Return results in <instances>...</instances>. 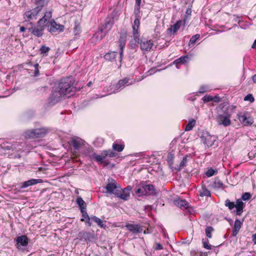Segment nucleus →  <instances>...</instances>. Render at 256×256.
Returning <instances> with one entry per match:
<instances>
[{
	"instance_id": "obj_24",
	"label": "nucleus",
	"mask_w": 256,
	"mask_h": 256,
	"mask_svg": "<svg viewBox=\"0 0 256 256\" xmlns=\"http://www.w3.org/2000/svg\"><path fill=\"white\" fill-rule=\"evenodd\" d=\"M78 236L82 239H84L85 241L88 242H90L94 238V233L82 232L79 233Z\"/></svg>"
},
{
	"instance_id": "obj_51",
	"label": "nucleus",
	"mask_w": 256,
	"mask_h": 256,
	"mask_svg": "<svg viewBox=\"0 0 256 256\" xmlns=\"http://www.w3.org/2000/svg\"><path fill=\"white\" fill-rule=\"evenodd\" d=\"M81 32L80 26V24H75V26L74 28V33L75 35L79 34Z\"/></svg>"
},
{
	"instance_id": "obj_44",
	"label": "nucleus",
	"mask_w": 256,
	"mask_h": 256,
	"mask_svg": "<svg viewBox=\"0 0 256 256\" xmlns=\"http://www.w3.org/2000/svg\"><path fill=\"white\" fill-rule=\"evenodd\" d=\"M252 196L250 192H244L242 194L241 200H243L244 201L248 200Z\"/></svg>"
},
{
	"instance_id": "obj_21",
	"label": "nucleus",
	"mask_w": 256,
	"mask_h": 256,
	"mask_svg": "<svg viewBox=\"0 0 256 256\" xmlns=\"http://www.w3.org/2000/svg\"><path fill=\"white\" fill-rule=\"evenodd\" d=\"M84 141L78 137L74 138L72 140V144L76 150H78L82 146L84 145Z\"/></svg>"
},
{
	"instance_id": "obj_19",
	"label": "nucleus",
	"mask_w": 256,
	"mask_h": 256,
	"mask_svg": "<svg viewBox=\"0 0 256 256\" xmlns=\"http://www.w3.org/2000/svg\"><path fill=\"white\" fill-rule=\"evenodd\" d=\"M126 36L124 34H122L119 38V46L120 48V61L121 62L122 59V56L124 54V48L126 45Z\"/></svg>"
},
{
	"instance_id": "obj_48",
	"label": "nucleus",
	"mask_w": 256,
	"mask_h": 256,
	"mask_svg": "<svg viewBox=\"0 0 256 256\" xmlns=\"http://www.w3.org/2000/svg\"><path fill=\"white\" fill-rule=\"evenodd\" d=\"M50 50V48L45 45H42L40 48V51L41 54H46Z\"/></svg>"
},
{
	"instance_id": "obj_20",
	"label": "nucleus",
	"mask_w": 256,
	"mask_h": 256,
	"mask_svg": "<svg viewBox=\"0 0 256 256\" xmlns=\"http://www.w3.org/2000/svg\"><path fill=\"white\" fill-rule=\"evenodd\" d=\"M28 32H30L34 36L37 37H41L43 35V32L44 30L43 27L40 28L38 26H32L28 29Z\"/></svg>"
},
{
	"instance_id": "obj_39",
	"label": "nucleus",
	"mask_w": 256,
	"mask_h": 256,
	"mask_svg": "<svg viewBox=\"0 0 256 256\" xmlns=\"http://www.w3.org/2000/svg\"><path fill=\"white\" fill-rule=\"evenodd\" d=\"M188 157V156L186 155L182 158V160L180 162L179 166H178L176 168H175V169L177 171H180L183 166H186V163L187 162Z\"/></svg>"
},
{
	"instance_id": "obj_60",
	"label": "nucleus",
	"mask_w": 256,
	"mask_h": 256,
	"mask_svg": "<svg viewBox=\"0 0 256 256\" xmlns=\"http://www.w3.org/2000/svg\"><path fill=\"white\" fill-rule=\"evenodd\" d=\"M26 28H24V26H21L20 28V32H24Z\"/></svg>"
},
{
	"instance_id": "obj_46",
	"label": "nucleus",
	"mask_w": 256,
	"mask_h": 256,
	"mask_svg": "<svg viewBox=\"0 0 256 256\" xmlns=\"http://www.w3.org/2000/svg\"><path fill=\"white\" fill-rule=\"evenodd\" d=\"M242 224V223L239 220L236 219L234 222V228L240 230Z\"/></svg>"
},
{
	"instance_id": "obj_2",
	"label": "nucleus",
	"mask_w": 256,
	"mask_h": 256,
	"mask_svg": "<svg viewBox=\"0 0 256 256\" xmlns=\"http://www.w3.org/2000/svg\"><path fill=\"white\" fill-rule=\"evenodd\" d=\"M86 156L90 160H94L98 164H102L104 167L108 166L110 163L106 160L108 157L114 158L118 156V154L111 150L102 151L101 154H98L94 152L92 147H88L86 152Z\"/></svg>"
},
{
	"instance_id": "obj_62",
	"label": "nucleus",
	"mask_w": 256,
	"mask_h": 256,
	"mask_svg": "<svg viewBox=\"0 0 256 256\" xmlns=\"http://www.w3.org/2000/svg\"><path fill=\"white\" fill-rule=\"evenodd\" d=\"M252 48H256V40L254 41V42L252 45Z\"/></svg>"
},
{
	"instance_id": "obj_34",
	"label": "nucleus",
	"mask_w": 256,
	"mask_h": 256,
	"mask_svg": "<svg viewBox=\"0 0 256 256\" xmlns=\"http://www.w3.org/2000/svg\"><path fill=\"white\" fill-rule=\"evenodd\" d=\"M60 97H49L48 100V106H51L55 105L60 100Z\"/></svg>"
},
{
	"instance_id": "obj_61",
	"label": "nucleus",
	"mask_w": 256,
	"mask_h": 256,
	"mask_svg": "<svg viewBox=\"0 0 256 256\" xmlns=\"http://www.w3.org/2000/svg\"><path fill=\"white\" fill-rule=\"evenodd\" d=\"M252 80L253 82L256 84V74L252 76Z\"/></svg>"
},
{
	"instance_id": "obj_36",
	"label": "nucleus",
	"mask_w": 256,
	"mask_h": 256,
	"mask_svg": "<svg viewBox=\"0 0 256 256\" xmlns=\"http://www.w3.org/2000/svg\"><path fill=\"white\" fill-rule=\"evenodd\" d=\"M76 202L80 210L86 209V204L80 196H79L76 198Z\"/></svg>"
},
{
	"instance_id": "obj_41",
	"label": "nucleus",
	"mask_w": 256,
	"mask_h": 256,
	"mask_svg": "<svg viewBox=\"0 0 256 256\" xmlns=\"http://www.w3.org/2000/svg\"><path fill=\"white\" fill-rule=\"evenodd\" d=\"M218 171L216 170H214L212 168H208L206 172V174L208 177H210L216 174Z\"/></svg>"
},
{
	"instance_id": "obj_59",
	"label": "nucleus",
	"mask_w": 256,
	"mask_h": 256,
	"mask_svg": "<svg viewBox=\"0 0 256 256\" xmlns=\"http://www.w3.org/2000/svg\"><path fill=\"white\" fill-rule=\"evenodd\" d=\"M192 12V10L191 8H188L186 10V14H190Z\"/></svg>"
},
{
	"instance_id": "obj_49",
	"label": "nucleus",
	"mask_w": 256,
	"mask_h": 256,
	"mask_svg": "<svg viewBox=\"0 0 256 256\" xmlns=\"http://www.w3.org/2000/svg\"><path fill=\"white\" fill-rule=\"evenodd\" d=\"M52 11L46 12L42 18H44L46 22H48V20L52 18Z\"/></svg>"
},
{
	"instance_id": "obj_45",
	"label": "nucleus",
	"mask_w": 256,
	"mask_h": 256,
	"mask_svg": "<svg viewBox=\"0 0 256 256\" xmlns=\"http://www.w3.org/2000/svg\"><path fill=\"white\" fill-rule=\"evenodd\" d=\"M209 90L210 87L208 86L204 85L200 87L198 92L200 94H203L208 91Z\"/></svg>"
},
{
	"instance_id": "obj_35",
	"label": "nucleus",
	"mask_w": 256,
	"mask_h": 256,
	"mask_svg": "<svg viewBox=\"0 0 256 256\" xmlns=\"http://www.w3.org/2000/svg\"><path fill=\"white\" fill-rule=\"evenodd\" d=\"M90 219L91 222H95L96 223L98 224V226H100L101 228H104L106 226H104V224H103L102 220L96 216H90Z\"/></svg>"
},
{
	"instance_id": "obj_55",
	"label": "nucleus",
	"mask_w": 256,
	"mask_h": 256,
	"mask_svg": "<svg viewBox=\"0 0 256 256\" xmlns=\"http://www.w3.org/2000/svg\"><path fill=\"white\" fill-rule=\"evenodd\" d=\"M155 249H156V250H161L163 249V246L161 244H160L159 243L156 244Z\"/></svg>"
},
{
	"instance_id": "obj_54",
	"label": "nucleus",
	"mask_w": 256,
	"mask_h": 256,
	"mask_svg": "<svg viewBox=\"0 0 256 256\" xmlns=\"http://www.w3.org/2000/svg\"><path fill=\"white\" fill-rule=\"evenodd\" d=\"M244 101H250V102H252L254 100V97H244Z\"/></svg>"
},
{
	"instance_id": "obj_3",
	"label": "nucleus",
	"mask_w": 256,
	"mask_h": 256,
	"mask_svg": "<svg viewBox=\"0 0 256 256\" xmlns=\"http://www.w3.org/2000/svg\"><path fill=\"white\" fill-rule=\"evenodd\" d=\"M221 111L218 112L217 122L220 125L227 126L230 124V116L231 113L229 112L230 106L228 102H224L219 105Z\"/></svg>"
},
{
	"instance_id": "obj_30",
	"label": "nucleus",
	"mask_w": 256,
	"mask_h": 256,
	"mask_svg": "<svg viewBox=\"0 0 256 256\" xmlns=\"http://www.w3.org/2000/svg\"><path fill=\"white\" fill-rule=\"evenodd\" d=\"M200 193V196H208L210 197L211 196L210 192L209 190L207 189L206 186H202L198 191Z\"/></svg>"
},
{
	"instance_id": "obj_50",
	"label": "nucleus",
	"mask_w": 256,
	"mask_h": 256,
	"mask_svg": "<svg viewBox=\"0 0 256 256\" xmlns=\"http://www.w3.org/2000/svg\"><path fill=\"white\" fill-rule=\"evenodd\" d=\"M200 37V35L198 34H196L190 38V44H194L198 40Z\"/></svg>"
},
{
	"instance_id": "obj_10",
	"label": "nucleus",
	"mask_w": 256,
	"mask_h": 256,
	"mask_svg": "<svg viewBox=\"0 0 256 256\" xmlns=\"http://www.w3.org/2000/svg\"><path fill=\"white\" fill-rule=\"evenodd\" d=\"M136 82L135 80L125 77L120 80L116 84L115 88L116 90L120 91L124 87L133 84Z\"/></svg>"
},
{
	"instance_id": "obj_57",
	"label": "nucleus",
	"mask_w": 256,
	"mask_h": 256,
	"mask_svg": "<svg viewBox=\"0 0 256 256\" xmlns=\"http://www.w3.org/2000/svg\"><path fill=\"white\" fill-rule=\"evenodd\" d=\"M48 86H45L44 87H42L38 89V90L40 91H45L46 90H48Z\"/></svg>"
},
{
	"instance_id": "obj_63",
	"label": "nucleus",
	"mask_w": 256,
	"mask_h": 256,
	"mask_svg": "<svg viewBox=\"0 0 256 256\" xmlns=\"http://www.w3.org/2000/svg\"><path fill=\"white\" fill-rule=\"evenodd\" d=\"M91 84H92V82H89L88 84V86H90Z\"/></svg>"
},
{
	"instance_id": "obj_6",
	"label": "nucleus",
	"mask_w": 256,
	"mask_h": 256,
	"mask_svg": "<svg viewBox=\"0 0 256 256\" xmlns=\"http://www.w3.org/2000/svg\"><path fill=\"white\" fill-rule=\"evenodd\" d=\"M136 14V18L134 20L132 25V34L134 35V40H132V43L136 46L139 44V28L140 26V17L138 15L139 12L136 11L134 12Z\"/></svg>"
},
{
	"instance_id": "obj_27",
	"label": "nucleus",
	"mask_w": 256,
	"mask_h": 256,
	"mask_svg": "<svg viewBox=\"0 0 256 256\" xmlns=\"http://www.w3.org/2000/svg\"><path fill=\"white\" fill-rule=\"evenodd\" d=\"M188 59L189 58L187 55L182 56L180 58L175 60L174 61L173 64H176V68H178V64H184L188 62Z\"/></svg>"
},
{
	"instance_id": "obj_43",
	"label": "nucleus",
	"mask_w": 256,
	"mask_h": 256,
	"mask_svg": "<svg viewBox=\"0 0 256 256\" xmlns=\"http://www.w3.org/2000/svg\"><path fill=\"white\" fill-rule=\"evenodd\" d=\"M214 230V229L212 226H207L205 230L206 236L208 238H212V232Z\"/></svg>"
},
{
	"instance_id": "obj_15",
	"label": "nucleus",
	"mask_w": 256,
	"mask_h": 256,
	"mask_svg": "<svg viewBox=\"0 0 256 256\" xmlns=\"http://www.w3.org/2000/svg\"><path fill=\"white\" fill-rule=\"evenodd\" d=\"M140 48L142 50L150 52L151 50L154 42L152 40H148L146 38L142 37L140 40H139Z\"/></svg>"
},
{
	"instance_id": "obj_47",
	"label": "nucleus",
	"mask_w": 256,
	"mask_h": 256,
	"mask_svg": "<svg viewBox=\"0 0 256 256\" xmlns=\"http://www.w3.org/2000/svg\"><path fill=\"white\" fill-rule=\"evenodd\" d=\"M34 74L33 76L34 77L38 76L40 75V71H39V69H38L39 64H36L34 65Z\"/></svg>"
},
{
	"instance_id": "obj_13",
	"label": "nucleus",
	"mask_w": 256,
	"mask_h": 256,
	"mask_svg": "<svg viewBox=\"0 0 256 256\" xmlns=\"http://www.w3.org/2000/svg\"><path fill=\"white\" fill-rule=\"evenodd\" d=\"M200 138L202 142L208 147L212 146L216 140L215 137L211 136L210 133L206 131L202 132Z\"/></svg>"
},
{
	"instance_id": "obj_5",
	"label": "nucleus",
	"mask_w": 256,
	"mask_h": 256,
	"mask_svg": "<svg viewBox=\"0 0 256 256\" xmlns=\"http://www.w3.org/2000/svg\"><path fill=\"white\" fill-rule=\"evenodd\" d=\"M224 205L228 208L229 210H232L236 208V210L235 212H236V214L240 216H241L243 212V209L245 206L244 203L240 199L237 200L236 204L234 202L230 201L229 199H226L225 200Z\"/></svg>"
},
{
	"instance_id": "obj_26",
	"label": "nucleus",
	"mask_w": 256,
	"mask_h": 256,
	"mask_svg": "<svg viewBox=\"0 0 256 256\" xmlns=\"http://www.w3.org/2000/svg\"><path fill=\"white\" fill-rule=\"evenodd\" d=\"M174 204L180 208H187L188 203L185 200L178 198L174 201Z\"/></svg>"
},
{
	"instance_id": "obj_18",
	"label": "nucleus",
	"mask_w": 256,
	"mask_h": 256,
	"mask_svg": "<svg viewBox=\"0 0 256 256\" xmlns=\"http://www.w3.org/2000/svg\"><path fill=\"white\" fill-rule=\"evenodd\" d=\"M42 182V179H31L26 181H25L21 184V186L18 192H21L20 190L24 188H26L30 186L36 184L38 183Z\"/></svg>"
},
{
	"instance_id": "obj_12",
	"label": "nucleus",
	"mask_w": 256,
	"mask_h": 256,
	"mask_svg": "<svg viewBox=\"0 0 256 256\" xmlns=\"http://www.w3.org/2000/svg\"><path fill=\"white\" fill-rule=\"evenodd\" d=\"M144 195L146 196H155L158 192L152 184H148L146 182H142Z\"/></svg>"
},
{
	"instance_id": "obj_31",
	"label": "nucleus",
	"mask_w": 256,
	"mask_h": 256,
	"mask_svg": "<svg viewBox=\"0 0 256 256\" xmlns=\"http://www.w3.org/2000/svg\"><path fill=\"white\" fill-rule=\"evenodd\" d=\"M211 186L213 188H220L223 187L224 184L218 178H216L214 180Z\"/></svg>"
},
{
	"instance_id": "obj_8",
	"label": "nucleus",
	"mask_w": 256,
	"mask_h": 256,
	"mask_svg": "<svg viewBox=\"0 0 256 256\" xmlns=\"http://www.w3.org/2000/svg\"><path fill=\"white\" fill-rule=\"evenodd\" d=\"M116 12L115 10L108 15L105 20V22L100 30V32L102 33L104 30L106 31V34L112 28L114 24V18L116 16Z\"/></svg>"
},
{
	"instance_id": "obj_7",
	"label": "nucleus",
	"mask_w": 256,
	"mask_h": 256,
	"mask_svg": "<svg viewBox=\"0 0 256 256\" xmlns=\"http://www.w3.org/2000/svg\"><path fill=\"white\" fill-rule=\"evenodd\" d=\"M120 186L115 180L110 178L108 180V183L104 188L106 190V192L110 194H114L116 197V193H118Z\"/></svg>"
},
{
	"instance_id": "obj_58",
	"label": "nucleus",
	"mask_w": 256,
	"mask_h": 256,
	"mask_svg": "<svg viewBox=\"0 0 256 256\" xmlns=\"http://www.w3.org/2000/svg\"><path fill=\"white\" fill-rule=\"evenodd\" d=\"M252 238L254 243L256 244V233L252 234Z\"/></svg>"
},
{
	"instance_id": "obj_4",
	"label": "nucleus",
	"mask_w": 256,
	"mask_h": 256,
	"mask_svg": "<svg viewBox=\"0 0 256 256\" xmlns=\"http://www.w3.org/2000/svg\"><path fill=\"white\" fill-rule=\"evenodd\" d=\"M50 129L46 128L28 130L25 132V137L28 138H42L47 134Z\"/></svg>"
},
{
	"instance_id": "obj_28",
	"label": "nucleus",
	"mask_w": 256,
	"mask_h": 256,
	"mask_svg": "<svg viewBox=\"0 0 256 256\" xmlns=\"http://www.w3.org/2000/svg\"><path fill=\"white\" fill-rule=\"evenodd\" d=\"M118 52H107L104 56V58L106 60L113 62L115 60Z\"/></svg>"
},
{
	"instance_id": "obj_11",
	"label": "nucleus",
	"mask_w": 256,
	"mask_h": 256,
	"mask_svg": "<svg viewBox=\"0 0 256 256\" xmlns=\"http://www.w3.org/2000/svg\"><path fill=\"white\" fill-rule=\"evenodd\" d=\"M14 241L16 242V246L20 250H23L24 248L26 247L28 244L29 239L26 235H22L17 236Z\"/></svg>"
},
{
	"instance_id": "obj_33",
	"label": "nucleus",
	"mask_w": 256,
	"mask_h": 256,
	"mask_svg": "<svg viewBox=\"0 0 256 256\" xmlns=\"http://www.w3.org/2000/svg\"><path fill=\"white\" fill-rule=\"evenodd\" d=\"M134 190L135 194H136L138 196H144L142 182H141L138 186H136Z\"/></svg>"
},
{
	"instance_id": "obj_1",
	"label": "nucleus",
	"mask_w": 256,
	"mask_h": 256,
	"mask_svg": "<svg viewBox=\"0 0 256 256\" xmlns=\"http://www.w3.org/2000/svg\"><path fill=\"white\" fill-rule=\"evenodd\" d=\"M75 78L72 76H66L60 78L52 88V92L58 93L61 96H65L67 94H71L74 96V92L80 90L74 86Z\"/></svg>"
},
{
	"instance_id": "obj_32",
	"label": "nucleus",
	"mask_w": 256,
	"mask_h": 256,
	"mask_svg": "<svg viewBox=\"0 0 256 256\" xmlns=\"http://www.w3.org/2000/svg\"><path fill=\"white\" fill-rule=\"evenodd\" d=\"M204 103H206L210 102H218L220 100V97H202V98Z\"/></svg>"
},
{
	"instance_id": "obj_22",
	"label": "nucleus",
	"mask_w": 256,
	"mask_h": 256,
	"mask_svg": "<svg viewBox=\"0 0 256 256\" xmlns=\"http://www.w3.org/2000/svg\"><path fill=\"white\" fill-rule=\"evenodd\" d=\"M126 226L128 230L133 233H141L142 232V228L138 224H128Z\"/></svg>"
},
{
	"instance_id": "obj_17",
	"label": "nucleus",
	"mask_w": 256,
	"mask_h": 256,
	"mask_svg": "<svg viewBox=\"0 0 256 256\" xmlns=\"http://www.w3.org/2000/svg\"><path fill=\"white\" fill-rule=\"evenodd\" d=\"M50 26L48 30L50 32H58L60 33L64 31V26L62 24H58L54 20H52L50 22Z\"/></svg>"
},
{
	"instance_id": "obj_64",
	"label": "nucleus",
	"mask_w": 256,
	"mask_h": 256,
	"mask_svg": "<svg viewBox=\"0 0 256 256\" xmlns=\"http://www.w3.org/2000/svg\"><path fill=\"white\" fill-rule=\"evenodd\" d=\"M246 96H252V94H248Z\"/></svg>"
},
{
	"instance_id": "obj_37",
	"label": "nucleus",
	"mask_w": 256,
	"mask_h": 256,
	"mask_svg": "<svg viewBox=\"0 0 256 256\" xmlns=\"http://www.w3.org/2000/svg\"><path fill=\"white\" fill-rule=\"evenodd\" d=\"M124 146L122 144H118L114 142L112 144V149L118 152H122L124 148Z\"/></svg>"
},
{
	"instance_id": "obj_40",
	"label": "nucleus",
	"mask_w": 256,
	"mask_h": 256,
	"mask_svg": "<svg viewBox=\"0 0 256 256\" xmlns=\"http://www.w3.org/2000/svg\"><path fill=\"white\" fill-rule=\"evenodd\" d=\"M49 22H46L44 18H40L38 21L37 22V26L40 28L43 27L44 30L45 27L47 25Z\"/></svg>"
},
{
	"instance_id": "obj_9",
	"label": "nucleus",
	"mask_w": 256,
	"mask_h": 256,
	"mask_svg": "<svg viewBox=\"0 0 256 256\" xmlns=\"http://www.w3.org/2000/svg\"><path fill=\"white\" fill-rule=\"evenodd\" d=\"M40 12L35 8L26 10L23 14V18L24 22H30V24H32V23L31 22L37 18V16Z\"/></svg>"
},
{
	"instance_id": "obj_16",
	"label": "nucleus",
	"mask_w": 256,
	"mask_h": 256,
	"mask_svg": "<svg viewBox=\"0 0 256 256\" xmlns=\"http://www.w3.org/2000/svg\"><path fill=\"white\" fill-rule=\"evenodd\" d=\"M238 120L244 126H250L254 123V118L248 113H240L238 114Z\"/></svg>"
},
{
	"instance_id": "obj_56",
	"label": "nucleus",
	"mask_w": 256,
	"mask_h": 256,
	"mask_svg": "<svg viewBox=\"0 0 256 256\" xmlns=\"http://www.w3.org/2000/svg\"><path fill=\"white\" fill-rule=\"evenodd\" d=\"M239 230H238L237 229L236 230V229L234 228H233V230H232V236H236L237 235V234H238V233Z\"/></svg>"
},
{
	"instance_id": "obj_14",
	"label": "nucleus",
	"mask_w": 256,
	"mask_h": 256,
	"mask_svg": "<svg viewBox=\"0 0 256 256\" xmlns=\"http://www.w3.org/2000/svg\"><path fill=\"white\" fill-rule=\"evenodd\" d=\"M132 186H128L124 188H120L118 190V193H116V197L124 200H127L130 196V191L131 190Z\"/></svg>"
},
{
	"instance_id": "obj_52",
	"label": "nucleus",
	"mask_w": 256,
	"mask_h": 256,
	"mask_svg": "<svg viewBox=\"0 0 256 256\" xmlns=\"http://www.w3.org/2000/svg\"><path fill=\"white\" fill-rule=\"evenodd\" d=\"M140 4H141V0H136V5H135V9H134L135 12H136V11L140 12Z\"/></svg>"
},
{
	"instance_id": "obj_23",
	"label": "nucleus",
	"mask_w": 256,
	"mask_h": 256,
	"mask_svg": "<svg viewBox=\"0 0 256 256\" xmlns=\"http://www.w3.org/2000/svg\"><path fill=\"white\" fill-rule=\"evenodd\" d=\"M80 212L82 217L80 220L84 222L86 225L90 226L92 225V222H90V216L88 214L86 209L80 210Z\"/></svg>"
},
{
	"instance_id": "obj_29",
	"label": "nucleus",
	"mask_w": 256,
	"mask_h": 256,
	"mask_svg": "<svg viewBox=\"0 0 256 256\" xmlns=\"http://www.w3.org/2000/svg\"><path fill=\"white\" fill-rule=\"evenodd\" d=\"M182 22L180 20H178L176 22L170 26V27L168 28V31H170L172 32L173 34L176 32L180 29L181 26Z\"/></svg>"
},
{
	"instance_id": "obj_53",
	"label": "nucleus",
	"mask_w": 256,
	"mask_h": 256,
	"mask_svg": "<svg viewBox=\"0 0 256 256\" xmlns=\"http://www.w3.org/2000/svg\"><path fill=\"white\" fill-rule=\"evenodd\" d=\"M203 244V246L207 249V250H211L212 249V246L210 244H208V241H204L202 242Z\"/></svg>"
},
{
	"instance_id": "obj_42",
	"label": "nucleus",
	"mask_w": 256,
	"mask_h": 256,
	"mask_svg": "<svg viewBox=\"0 0 256 256\" xmlns=\"http://www.w3.org/2000/svg\"><path fill=\"white\" fill-rule=\"evenodd\" d=\"M174 154L172 152H169L168 154L167 162L168 164L171 166L174 164Z\"/></svg>"
},
{
	"instance_id": "obj_25",
	"label": "nucleus",
	"mask_w": 256,
	"mask_h": 256,
	"mask_svg": "<svg viewBox=\"0 0 256 256\" xmlns=\"http://www.w3.org/2000/svg\"><path fill=\"white\" fill-rule=\"evenodd\" d=\"M49 0H35L34 4L36 6L34 8L40 12L42 8L48 3Z\"/></svg>"
},
{
	"instance_id": "obj_38",
	"label": "nucleus",
	"mask_w": 256,
	"mask_h": 256,
	"mask_svg": "<svg viewBox=\"0 0 256 256\" xmlns=\"http://www.w3.org/2000/svg\"><path fill=\"white\" fill-rule=\"evenodd\" d=\"M196 121L194 119H192L189 120L188 124L184 128L185 131H190L192 130L194 126H195Z\"/></svg>"
}]
</instances>
